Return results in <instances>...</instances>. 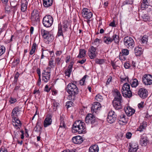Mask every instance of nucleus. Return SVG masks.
<instances>
[{
    "mask_svg": "<svg viewBox=\"0 0 152 152\" xmlns=\"http://www.w3.org/2000/svg\"><path fill=\"white\" fill-rule=\"evenodd\" d=\"M124 109L125 113L129 116H130L132 115L135 112L134 110L129 106L125 107Z\"/></svg>",
    "mask_w": 152,
    "mask_h": 152,
    "instance_id": "15",
    "label": "nucleus"
},
{
    "mask_svg": "<svg viewBox=\"0 0 152 152\" xmlns=\"http://www.w3.org/2000/svg\"><path fill=\"white\" fill-rule=\"evenodd\" d=\"M39 10L38 9H34L31 13V16H39Z\"/></svg>",
    "mask_w": 152,
    "mask_h": 152,
    "instance_id": "40",
    "label": "nucleus"
},
{
    "mask_svg": "<svg viewBox=\"0 0 152 152\" xmlns=\"http://www.w3.org/2000/svg\"><path fill=\"white\" fill-rule=\"evenodd\" d=\"M95 61L96 64H102L104 62V60L102 59H96Z\"/></svg>",
    "mask_w": 152,
    "mask_h": 152,
    "instance_id": "47",
    "label": "nucleus"
},
{
    "mask_svg": "<svg viewBox=\"0 0 152 152\" xmlns=\"http://www.w3.org/2000/svg\"><path fill=\"white\" fill-rule=\"evenodd\" d=\"M132 4V2H131L130 1H129V0H126L124 1L123 3V5H125L127 4Z\"/></svg>",
    "mask_w": 152,
    "mask_h": 152,
    "instance_id": "55",
    "label": "nucleus"
},
{
    "mask_svg": "<svg viewBox=\"0 0 152 152\" xmlns=\"http://www.w3.org/2000/svg\"><path fill=\"white\" fill-rule=\"evenodd\" d=\"M72 141L74 143L79 144L81 143L83 141L82 137L80 136H76L73 137Z\"/></svg>",
    "mask_w": 152,
    "mask_h": 152,
    "instance_id": "14",
    "label": "nucleus"
},
{
    "mask_svg": "<svg viewBox=\"0 0 152 152\" xmlns=\"http://www.w3.org/2000/svg\"><path fill=\"white\" fill-rule=\"evenodd\" d=\"M53 21V17L50 15H47L43 18L42 20V23L44 26L49 27L52 26Z\"/></svg>",
    "mask_w": 152,
    "mask_h": 152,
    "instance_id": "5",
    "label": "nucleus"
},
{
    "mask_svg": "<svg viewBox=\"0 0 152 152\" xmlns=\"http://www.w3.org/2000/svg\"><path fill=\"white\" fill-rule=\"evenodd\" d=\"M121 53L122 54L121 55V53L120 52V55L119 56V58L121 60V56H122L123 55L127 56L129 54V50L127 49H123L121 50Z\"/></svg>",
    "mask_w": 152,
    "mask_h": 152,
    "instance_id": "30",
    "label": "nucleus"
},
{
    "mask_svg": "<svg viewBox=\"0 0 152 152\" xmlns=\"http://www.w3.org/2000/svg\"><path fill=\"white\" fill-rule=\"evenodd\" d=\"M121 81L122 82L124 81L125 82H128L129 81V78L127 77H125V78L124 77H121L120 78Z\"/></svg>",
    "mask_w": 152,
    "mask_h": 152,
    "instance_id": "59",
    "label": "nucleus"
},
{
    "mask_svg": "<svg viewBox=\"0 0 152 152\" xmlns=\"http://www.w3.org/2000/svg\"><path fill=\"white\" fill-rule=\"evenodd\" d=\"M145 128V126H144L143 125H140L139 127L138 128L137 130L140 132H141L142 131L143 129Z\"/></svg>",
    "mask_w": 152,
    "mask_h": 152,
    "instance_id": "53",
    "label": "nucleus"
},
{
    "mask_svg": "<svg viewBox=\"0 0 152 152\" xmlns=\"http://www.w3.org/2000/svg\"><path fill=\"white\" fill-rule=\"evenodd\" d=\"M114 113L115 112L113 111L112 110L110 111L108 113V116H113L114 117V116H115L116 117V115Z\"/></svg>",
    "mask_w": 152,
    "mask_h": 152,
    "instance_id": "50",
    "label": "nucleus"
},
{
    "mask_svg": "<svg viewBox=\"0 0 152 152\" xmlns=\"http://www.w3.org/2000/svg\"><path fill=\"white\" fill-rule=\"evenodd\" d=\"M99 148L97 145H94L91 146L89 149V152H98Z\"/></svg>",
    "mask_w": 152,
    "mask_h": 152,
    "instance_id": "24",
    "label": "nucleus"
},
{
    "mask_svg": "<svg viewBox=\"0 0 152 152\" xmlns=\"http://www.w3.org/2000/svg\"><path fill=\"white\" fill-rule=\"evenodd\" d=\"M5 48L4 46H1V55L5 52Z\"/></svg>",
    "mask_w": 152,
    "mask_h": 152,
    "instance_id": "54",
    "label": "nucleus"
},
{
    "mask_svg": "<svg viewBox=\"0 0 152 152\" xmlns=\"http://www.w3.org/2000/svg\"><path fill=\"white\" fill-rule=\"evenodd\" d=\"M73 102L71 101H69L67 102L66 104V106H67V107H71L72 104Z\"/></svg>",
    "mask_w": 152,
    "mask_h": 152,
    "instance_id": "51",
    "label": "nucleus"
},
{
    "mask_svg": "<svg viewBox=\"0 0 152 152\" xmlns=\"http://www.w3.org/2000/svg\"><path fill=\"white\" fill-rule=\"evenodd\" d=\"M130 84L132 87H136L138 85V80L136 79H134L131 80Z\"/></svg>",
    "mask_w": 152,
    "mask_h": 152,
    "instance_id": "33",
    "label": "nucleus"
},
{
    "mask_svg": "<svg viewBox=\"0 0 152 152\" xmlns=\"http://www.w3.org/2000/svg\"><path fill=\"white\" fill-rule=\"evenodd\" d=\"M144 103L143 102H141L140 103L138 104V107L139 108H142L144 107Z\"/></svg>",
    "mask_w": 152,
    "mask_h": 152,
    "instance_id": "61",
    "label": "nucleus"
},
{
    "mask_svg": "<svg viewBox=\"0 0 152 152\" xmlns=\"http://www.w3.org/2000/svg\"><path fill=\"white\" fill-rule=\"evenodd\" d=\"M115 97L113 101V107L117 110L122 108L121 103L123 102L122 99V96L118 91H117L115 92Z\"/></svg>",
    "mask_w": 152,
    "mask_h": 152,
    "instance_id": "3",
    "label": "nucleus"
},
{
    "mask_svg": "<svg viewBox=\"0 0 152 152\" xmlns=\"http://www.w3.org/2000/svg\"><path fill=\"white\" fill-rule=\"evenodd\" d=\"M50 89V88H49L48 86V85H46L45 86L44 91H45L48 92H49Z\"/></svg>",
    "mask_w": 152,
    "mask_h": 152,
    "instance_id": "62",
    "label": "nucleus"
},
{
    "mask_svg": "<svg viewBox=\"0 0 152 152\" xmlns=\"http://www.w3.org/2000/svg\"><path fill=\"white\" fill-rule=\"evenodd\" d=\"M137 150L136 148H134L130 147L129 148V152H136L137 151Z\"/></svg>",
    "mask_w": 152,
    "mask_h": 152,
    "instance_id": "56",
    "label": "nucleus"
},
{
    "mask_svg": "<svg viewBox=\"0 0 152 152\" xmlns=\"http://www.w3.org/2000/svg\"><path fill=\"white\" fill-rule=\"evenodd\" d=\"M31 19L32 25L36 26L38 23L40 21L39 16H31Z\"/></svg>",
    "mask_w": 152,
    "mask_h": 152,
    "instance_id": "16",
    "label": "nucleus"
},
{
    "mask_svg": "<svg viewBox=\"0 0 152 152\" xmlns=\"http://www.w3.org/2000/svg\"><path fill=\"white\" fill-rule=\"evenodd\" d=\"M43 5L45 7H48L51 6L53 0H43Z\"/></svg>",
    "mask_w": 152,
    "mask_h": 152,
    "instance_id": "25",
    "label": "nucleus"
},
{
    "mask_svg": "<svg viewBox=\"0 0 152 152\" xmlns=\"http://www.w3.org/2000/svg\"><path fill=\"white\" fill-rule=\"evenodd\" d=\"M112 42L114 41V42L117 44L119 42V36L116 34H114L111 37Z\"/></svg>",
    "mask_w": 152,
    "mask_h": 152,
    "instance_id": "27",
    "label": "nucleus"
},
{
    "mask_svg": "<svg viewBox=\"0 0 152 152\" xmlns=\"http://www.w3.org/2000/svg\"><path fill=\"white\" fill-rule=\"evenodd\" d=\"M141 8L142 10H144L147 8L151 7L147 0H143L141 4Z\"/></svg>",
    "mask_w": 152,
    "mask_h": 152,
    "instance_id": "20",
    "label": "nucleus"
},
{
    "mask_svg": "<svg viewBox=\"0 0 152 152\" xmlns=\"http://www.w3.org/2000/svg\"><path fill=\"white\" fill-rule=\"evenodd\" d=\"M42 127L41 124L39 122H37L36 126L34 129L35 132H40L41 131Z\"/></svg>",
    "mask_w": 152,
    "mask_h": 152,
    "instance_id": "29",
    "label": "nucleus"
},
{
    "mask_svg": "<svg viewBox=\"0 0 152 152\" xmlns=\"http://www.w3.org/2000/svg\"><path fill=\"white\" fill-rule=\"evenodd\" d=\"M86 59L85 58H83L80 61H78L77 62V63H79L82 64L84 63L86 61Z\"/></svg>",
    "mask_w": 152,
    "mask_h": 152,
    "instance_id": "63",
    "label": "nucleus"
},
{
    "mask_svg": "<svg viewBox=\"0 0 152 152\" xmlns=\"http://www.w3.org/2000/svg\"><path fill=\"white\" fill-rule=\"evenodd\" d=\"M53 110L54 111H56L57 108L59 106V103L56 102L54 100L53 101Z\"/></svg>",
    "mask_w": 152,
    "mask_h": 152,
    "instance_id": "38",
    "label": "nucleus"
},
{
    "mask_svg": "<svg viewBox=\"0 0 152 152\" xmlns=\"http://www.w3.org/2000/svg\"><path fill=\"white\" fill-rule=\"evenodd\" d=\"M96 118L94 115L89 113L88 114L85 118V121L88 124L91 123L93 124L95 121Z\"/></svg>",
    "mask_w": 152,
    "mask_h": 152,
    "instance_id": "10",
    "label": "nucleus"
},
{
    "mask_svg": "<svg viewBox=\"0 0 152 152\" xmlns=\"http://www.w3.org/2000/svg\"><path fill=\"white\" fill-rule=\"evenodd\" d=\"M116 117L115 116H108L107 118V122L110 123L112 124L116 120Z\"/></svg>",
    "mask_w": 152,
    "mask_h": 152,
    "instance_id": "36",
    "label": "nucleus"
},
{
    "mask_svg": "<svg viewBox=\"0 0 152 152\" xmlns=\"http://www.w3.org/2000/svg\"><path fill=\"white\" fill-rule=\"evenodd\" d=\"M41 34L43 37L48 42H51L54 39L53 35L50 34L48 31L45 30H42Z\"/></svg>",
    "mask_w": 152,
    "mask_h": 152,
    "instance_id": "7",
    "label": "nucleus"
},
{
    "mask_svg": "<svg viewBox=\"0 0 152 152\" xmlns=\"http://www.w3.org/2000/svg\"><path fill=\"white\" fill-rule=\"evenodd\" d=\"M57 35L58 37L61 36H63V34L61 26H59V25L58 26V31Z\"/></svg>",
    "mask_w": 152,
    "mask_h": 152,
    "instance_id": "42",
    "label": "nucleus"
},
{
    "mask_svg": "<svg viewBox=\"0 0 152 152\" xmlns=\"http://www.w3.org/2000/svg\"><path fill=\"white\" fill-rule=\"evenodd\" d=\"M122 94L123 96L127 98H129L132 96V94L130 89L128 90H122L121 91Z\"/></svg>",
    "mask_w": 152,
    "mask_h": 152,
    "instance_id": "19",
    "label": "nucleus"
},
{
    "mask_svg": "<svg viewBox=\"0 0 152 152\" xmlns=\"http://www.w3.org/2000/svg\"><path fill=\"white\" fill-rule=\"evenodd\" d=\"M72 72V69H69L67 68L65 72V74L66 76H67L68 77H69L71 72Z\"/></svg>",
    "mask_w": 152,
    "mask_h": 152,
    "instance_id": "43",
    "label": "nucleus"
},
{
    "mask_svg": "<svg viewBox=\"0 0 152 152\" xmlns=\"http://www.w3.org/2000/svg\"><path fill=\"white\" fill-rule=\"evenodd\" d=\"M132 134L131 132H128L126 135V137L128 139H130L131 138Z\"/></svg>",
    "mask_w": 152,
    "mask_h": 152,
    "instance_id": "58",
    "label": "nucleus"
},
{
    "mask_svg": "<svg viewBox=\"0 0 152 152\" xmlns=\"http://www.w3.org/2000/svg\"><path fill=\"white\" fill-rule=\"evenodd\" d=\"M14 135L15 137H17L19 136V134H20L19 132L16 129L14 131Z\"/></svg>",
    "mask_w": 152,
    "mask_h": 152,
    "instance_id": "60",
    "label": "nucleus"
},
{
    "mask_svg": "<svg viewBox=\"0 0 152 152\" xmlns=\"http://www.w3.org/2000/svg\"><path fill=\"white\" fill-rule=\"evenodd\" d=\"M97 54V52L96 48L92 46L89 49L88 55L91 59H94L96 58Z\"/></svg>",
    "mask_w": 152,
    "mask_h": 152,
    "instance_id": "8",
    "label": "nucleus"
},
{
    "mask_svg": "<svg viewBox=\"0 0 152 152\" xmlns=\"http://www.w3.org/2000/svg\"><path fill=\"white\" fill-rule=\"evenodd\" d=\"M16 101V99H15L11 97L10 99L9 102L11 104H13Z\"/></svg>",
    "mask_w": 152,
    "mask_h": 152,
    "instance_id": "57",
    "label": "nucleus"
},
{
    "mask_svg": "<svg viewBox=\"0 0 152 152\" xmlns=\"http://www.w3.org/2000/svg\"><path fill=\"white\" fill-rule=\"evenodd\" d=\"M17 5V3L16 1H13L10 2V5L12 7L14 8L13 11L14 12L17 10L16 6Z\"/></svg>",
    "mask_w": 152,
    "mask_h": 152,
    "instance_id": "41",
    "label": "nucleus"
},
{
    "mask_svg": "<svg viewBox=\"0 0 152 152\" xmlns=\"http://www.w3.org/2000/svg\"><path fill=\"white\" fill-rule=\"evenodd\" d=\"M95 99L97 101L101 102L103 98L101 95L98 94L96 96Z\"/></svg>",
    "mask_w": 152,
    "mask_h": 152,
    "instance_id": "44",
    "label": "nucleus"
},
{
    "mask_svg": "<svg viewBox=\"0 0 152 152\" xmlns=\"http://www.w3.org/2000/svg\"><path fill=\"white\" fill-rule=\"evenodd\" d=\"M42 54H44L45 56H46L48 54L50 53L49 51L47 50H43V49H42Z\"/></svg>",
    "mask_w": 152,
    "mask_h": 152,
    "instance_id": "52",
    "label": "nucleus"
},
{
    "mask_svg": "<svg viewBox=\"0 0 152 152\" xmlns=\"http://www.w3.org/2000/svg\"><path fill=\"white\" fill-rule=\"evenodd\" d=\"M124 45L128 48H133L135 45V43L133 38L129 36L125 37L123 40Z\"/></svg>",
    "mask_w": 152,
    "mask_h": 152,
    "instance_id": "4",
    "label": "nucleus"
},
{
    "mask_svg": "<svg viewBox=\"0 0 152 152\" xmlns=\"http://www.w3.org/2000/svg\"><path fill=\"white\" fill-rule=\"evenodd\" d=\"M129 146H130V147L136 148L137 150L138 149V145L137 143H132L130 144Z\"/></svg>",
    "mask_w": 152,
    "mask_h": 152,
    "instance_id": "45",
    "label": "nucleus"
},
{
    "mask_svg": "<svg viewBox=\"0 0 152 152\" xmlns=\"http://www.w3.org/2000/svg\"><path fill=\"white\" fill-rule=\"evenodd\" d=\"M56 65V63L54 62V61L52 58L50 59L49 61L48 66L49 67L47 68V69H50L52 68H54Z\"/></svg>",
    "mask_w": 152,
    "mask_h": 152,
    "instance_id": "31",
    "label": "nucleus"
},
{
    "mask_svg": "<svg viewBox=\"0 0 152 152\" xmlns=\"http://www.w3.org/2000/svg\"><path fill=\"white\" fill-rule=\"evenodd\" d=\"M73 132H78L79 134H85L86 132L85 124L80 120L76 121L73 125Z\"/></svg>",
    "mask_w": 152,
    "mask_h": 152,
    "instance_id": "2",
    "label": "nucleus"
},
{
    "mask_svg": "<svg viewBox=\"0 0 152 152\" xmlns=\"http://www.w3.org/2000/svg\"><path fill=\"white\" fill-rule=\"evenodd\" d=\"M19 111V110L17 107H15L13 109L12 113V116L13 118L17 116L18 113Z\"/></svg>",
    "mask_w": 152,
    "mask_h": 152,
    "instance_id": "28",
    "label": "nucleus"
},
{
    "mask_svg": "<svg viewBox=\"0 0 152 152\" xmlns=\"http://www.w3.org/2000/svg\"><path fill=\"white\" fill-rule=\"evenodd\" d=\"M138 95L141 98H145L147 97L148 95V92L145 89L141 88L138 91Z\"/></svg>",
    "mask_w": 152,
    "mask_h": 152,
    "instance_id": "11",
    "label": "nucleus"
},
{
    "mask_svg": "<svg viewBox=\"0 0 152 152\" xmlns=\"http://www.w3.org/2000/svg\"><path fill=\"white\" fill-rule=\"evenodd\" d=\"M69 24L67 21H65L64 23L63 28H64V30L65 31L66 30V28H67L69 26Z\"/></svg>",
    "mask_w": 152,
    "mask_h": 152,
    "instance_id": "49",
    "label": "nucleus"
},
{
    "mask_svg": "<svg viewBox=\"0 0 152 152\" xmlns=\"http://www.w3.org/2000/svg\"><path fill=\"white\" fill-rule=\"evenodd\" d=\"M126 116L124 114H121L118 117V119L119 120L118 122L120 124H122L121 122H122L124 124H126L127 123V121L125 118Z\"/></svg>",
    "mask_w": 152,
    "mask_h": 152,
    "instance_id": "21",
    "label": "nucleus"
},
{
    "mask_svg": "<svg viewBox=\"0 0 152 152\" xmlns=\"http://www.w3.org/2000/svg\"><path fill=\"white\" fill-rule=\"evenodd\" d=\"M42 81H44L45 83H47L50 80V72H46L45 70H44L43 72L42 73Z\"/></svg>",
    "mask_w": 152,
    "mask_h": 152,
    "instance_id": "12",
    "label": "nucleus"
},
{
    "mask_svg": "<svg viewBox=\"0 0 152 152\" xmlns=\"http://www.w3.org/2000/svg\"><path fill=\"white\" fill-rule=\"evenodd\" d=\"M143 20L144 21H149L150 20V18L147 14H145L142 16Z\"/></svg>",
    "mask_w": 152,
    "mask_h": 152,
    "instance_id": "39",
    "label": "nucleus"
},
{
    "mask_svg": "<svg viewBox=\"0 0 152 152\" xmlns=\"http://www.w3.org/2000/svg\"><path fill=\"white\" fill-rule=\"evenodd\" d=\"M143 50L141 47L139 46L136 47L134 49V53L136 56H140L142 54Z\"/></svg>",
    "mask_w": 152,
    "mask_h": 152,
    "instance_id": "23",
    "label": "nucleus"
},
{
    "mask_svg": "<svg viewBox=\"0 0 152 152\" xmlns=\"http://www.w3.org/2000/svg\"><path fill=\"white\" fill-rule=\"evenodd\" d=\"M66 90L69 94L68 96V99L70 100L74 99L75 95L77 94L79 92L77 87L73 83H69L66 88Z\"/></svg>",
    "mask_w": 152,
    "mask_h": 152,
    "instance_id": "1",
    "label": "nucleus"
},
{
    "mask_svg": "<svg viewBox=\"0 0 152 152\" xmlns=\"http://www.w3.org/2000/svg\"><path fill=\"white\" fill-rule=\"evenodd\" d=\"M51 118V115H49L45 119L44 122V127H46L51 124L52 122Z\"/></svg>",
    "mask_w": 152,
    "mask_h": 152,
    "instance_id": "17",
    "label": "nucleus"
},
{
    "mask_svg": "<svg viewBox=\"0 0 152 152\" xmlns=\"http://www.w3.org/2000/svg\"><path fill=\"white\" fill-rule=\"evenodd\" d=\"M148 141V140L146 137H144V136H142L140 139V144L142 146H145L147 145Z\"/></svg>",
    "mask_w": 152,
    "mask_h": 152,
    "instance_id": "22",
    "label": "nucleus"
},
{
    "mask_svg": "<svg viewBox=\"0 0 152 152\" xmlns=\"http://www.w3.org/2000/svg\"><path fill=\"white\" fill-rule=\"evenodd\" d=\"M101 106L99 102H95L93 104L91 107V111L92 112L96 113L97 110H100Z\"/></svg>",
    "mask_w": 152,
    "mask_h": 152,
    "instance_id": "13",
    "label": "nucleus"
},
{
    "mask_svg": "<svg viewBox=\"0 0 152 152\" xmlns=\"http://www.w3.org/2000/svg\"><path fill=\"white\" fill-rule=\"evenodd\" d=\"M82 15L84 19L88 20L92 16V13L86 8H83L82 10Z\"/></svg>",
    "mask_w": 152,
    "mask_h": 152,
    "instance_id": "9",
    "label": "nucleus"
},
{
    "mask_svg": "<svg viewBox=\"0 0 152 152\" xmlns=\"http://www.w3.org/2000/svg\"><path fill=\"white\" fill-rule=\"evenodd\" d=\"M15 118L14 120V122H16L17 124H18V128H20L21 125V123L19 119L17 118L16 119L15 117V118Z\"/></svg>",
    "mask_w": 152,
    "mask_h": 152,
    "instance_id": "46",
    "label": "nucleus"
},
{
    "mask_svg": "<svg viewBox=\"0 0 152 152\" xmlns=\"http://www.w3.org/2000/svg\"><path fill=\"white\" fill-rule=\"evenodd\" d=\"M130 89V85L127 83H125L124 84L123 86L122 87L121 91L122 90H128Z\"/></svg>",
    "mask_w": 152,
    "mask_h": 152,
    "instance_id": "37",
    "label": "nucleus"
},
{
    "mask_svg": "<svg viewBox=\"0 0 152 152\" xmlns=\"http://www.w3.org/2000/svg\"><path fill=\"white\" fill-rule=\"evenodd\" d=\"M148 36L144 35L140 40V42L142 44H146L148 41Z\"/></svg>",
    "mask_w": 152,
    "mask_h": 152,
    "instance_id": "35",
    "label": "nucleus"
},
{
    "mask_svg": "<svg viewBox=\"0 0 152 152\" xmlns=\"http://www.w3.org/2000/svg\"><path fill=\"white\" fill-rule=\"evenodd\" d=\"M60 123L59 126V128L58 131L61 130V129H63V131H64L65 129V125L64 123V121L62 120L61 119H60Z\"/></svg>",
    "mask_w": 152,
    "mask_h": 152,
    "instance_id": "34",
    "label": "nucleus"
},
{
    "mask_svg": "<svg viewBox=\"0 0 152 152\" xmlns=\"http://www.w3.org/2000/svg\"><path fill=\"white\" fill-rule=\"evenodd\" d=\"M61 152H75V151L73 149L71 150L68 149L64 150Z\"/></svg>",
    "mask_w": 152,
    "mask_h": 152,
    "instance_id": "64",
    "label": "nucleus"
},
{
    "mask_svg": "<svg viewBox=\"0 0 152 152\" xmlns=\"http://www.w3.org/2000/svg\"><path fill=\"white\" fill-rule=\"evenodd\" d=\"M142 81L145 85H151L152 84V76L149 74L144 75L142 77Z\"/></svg>",
    "mask_w": 152,
    "mask_h": 152,
    "instance_id": "6",
    "label": "nucleus"
},
{
    "mask_svg": "<svg viewBox=\"0 0 152 152\" xmlns=\"http://www.w3.org/2000/svg\"><path fill=\"white\" fill-rule=\"evenodd\" d=\"M21 10L23 12H25L27 9L28 2L26 0H23L21 2Z\"/></svg>",
    "mask_w": 152,
    "mask_h": 152,
    "instance_id": "18",
    "label": "nucleus"
},
{
    "mask_svg": "<svg viewBox=\"0 0 152 152\" xmlns=\"http://www.w3.org/2000/svg\"><path fill=\"white\" fill-rule=\"evenodd\" d=\"M88 76L87 75H85L80 80V84L81 85L84 84L85 83V79Z\"/></svg>",
    "mask_w": 152,
    "mask_h": 152,
    "instance_id": "48",
    "label": "nucleus"
},
{
    "mask_svg": "<svg viewBox=\"0 0 152 152\" xmlns=\"http://www.w3.org/2000/svg\"><path fill=\"white\" fill-rule=\"evenodd\" d=\"M86 51L83 49H80L79 50V53L77 57L79 58H82L85 57L86 54Z\"/></svg>",
    "mask_w": 152,
    "mask_h": 152,
    "instance_id": "26",
    "label": "nucleus"
},
{
    "mask_svg": "<svg viewBox=\"0 0 152 152\" xmlns=\"http://www.w3.org/2000/svg\"><path fill=\"white\" fill-rule=\"evenodd\" d=\"M104 42L107 44H109L112 42L111 38L110 37H104L103 39Z\"/></svg>",
    "mask_w": 152,
    "mask_h": 152,
    "instance_id": "32",
    "label": "nucleus"
}]
</instances>
